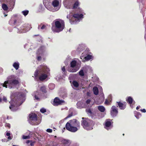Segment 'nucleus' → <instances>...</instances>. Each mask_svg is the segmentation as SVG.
Here are the masks:
<instances>
[{"instance_id": "nucleus-1", "label": "nucleus", "mask_w": 146, "mask_h": 146, "mask_svg": "<svg viewBox=\"0 0 146 146\" xmlns=\"http://www.w3.org/2000/svg\"><path fill=\"white\" fill-rule=\"evenodd\" d=\"M16 92L12 94L11 96V100L9 103L11 104L10 109L13 111H16L19 109V106L25 100L26 98L25 92Z\"/></svg>"}, {"instance_id": "nucleus-2", "label": "nucleus", "mask_w": 146, "mask_h": 146, "mask_svg": "<svg viewBox=\"0 0 146 146\" xmlns=\"http://www.w3.org/2000/svg\"><path fill=\"white\" fill-rule=\"evenodd\" d=\"M41 72L39 75V79L40 81L45 80L50 75V70L46 66L41 65L35 71L34 76L35 80L38 78V72Z\"/></svg>"}, {"instance_id": "nucleus-3", "label": "nucleus", "mask_w": 146, "mask_h": 146, "mask_svg": "<svg viewBox=\"0 0 146 146\" xmlns=\"http://www.w3.org/2000/svg\"><path fill=\"white\" fill-rule=\"evenodd\" d=\"M83 10L81 8H78L77 13L73 14L72 11H70L69 14L67 16V18L69 19L71 24H75L80 22L81 19L83 18Z\"/></svg>"}, {"instance_id": "nucleus-4", "label": "nucleus", "mask_w": 146, "mask_h": 146, "mask_svg": "<svg viewBox=\"0 0 146 146\" xmlns=\"http://www.w3.org/2000/svg\"><path fill=\"white\" fill-rule=\"evenodd\" d=\"M80 123L76 119L69 121L66 125V129L72 132H75L80 128Z\"/></svg>"}, {"instance_id": "nucleus-5", "label": "nucleus", "mask_w": 146, "mask_h": 146, "mask_svg": "<svg viewBox=\"0 0 146 146\" xmlns=\"http://www.w3.org/2000/svg\"><path fill=\"white\" fill-rule=\"evenodd\" d=\"M7 80L4 82V84H2L1 85L6 88L8 87L9 88H12L14 86L17 85L19 83L18 81L16 79V77L14 75H12L9 76L7 78Z\"/></svg>"}, {"instance_id": "nucleus-6", "label": "nucleus", "mask_w": 146, "mask_h": 146, "mask_svg": "<svg viewBox=\"0 0 146 146\" xmlns=\"http://www.w3.org/2000/svg\"><path fill=\"white\" fill-rule=\"evenodd\" d=\"M55 25H52V30L54 32L59 33L63 30L64 27V23L62 20L55 21Z\"/></svg>"}, {"instance_id": "nucleus-7", "label": "nucleus", "mask_w": 146, "mask_h": 146, "mask_svg": "<svg viewBox=\"0 0 146 146\" xmlns=\"http://www.w3.org/2000/svg\"><path fill=\"white\" fill-rule=\"evenodd\" d=\"M84 118H82L83 120L81 121V125L84 129L87 130H92L93 129V127L94 125V123L92 120L87 119H84Z\"/></svg>"}, {"instance_id": "nucleus-8", "label": "nucleus", "mask_w": 146, "mask_h": 146, "mask_svg": "<svg viewBox=\"0 0 146 146\" xmlns=\"http://www.w3.org/2000/svg\"><path fill=\"white\" fill-rule=\"evenodd\" d=\"M37 121V115L36 114L33 113L29 114V121L30 124L33 125H38L40 123V122L38 123Z\"/></svg>"}, {"instance_id": "nucleus-9", "label": "nucleus", "mask_w": 146, "mask_h": 146, "mask_svg": "<svg viewBox=\"0 0 146 146\" xmlns=\"http://www.w3.org/2000/svg\"><path fill=\"white\" fill-rule=\"evenodd\" d=\"M112 120L110 119H107L106 120L104 124V127L106 129L109 130L112 129L113 127V122Z\"/></svg>"}, {"instance_id": "nucleus-10", "label": "nucleus", "mask_w": 146, "mask_h": 146, "mask_svg": "<svg viewBox=\"0 0 146 146\" xmlns=\"http://www.w3.org/2000/svg\"><path fill=\"white\" fill-rule=\"evenodd\" d=\"M46 54V49L44 46H41L36 52L37 54H40L41 56H44Z\"/></svg>"}, {"instance_id": "nucleus-11", "label": "nucleus", "mask_w": 146, "mask_h": 146, "mask_svg": "<svg viewBox=\"0 0 146 146\" xmlns=\"http://www.w3.org/2000/svg\"><path fill=\"white\" fill-rule=\"evenodd\" d=\"M29 27V24H25L21 27L20 29H18L17 32L19 33H26L30 30Z\"/></svg>"}, {"instance_id": "nucleus-12", "label": "nucleus", "mask_w": 146, "mask_h": 146, "mask_svg": "<svg viewBox=\"0 0 146 146\" xmlns=\"http://www.w3.org/2000/svg\"><path fill=\"white\" fill-rule=\"evenodd\" d=\"M64 102V100H60L58 98L56 97L54 98L52 104L54 106H57L62 104Z\"/></svg>"}, {"instance_id": "nucleus-13", "label": "nucleus", "mask_w": 146, "mask_h": 146, "mask_svg": "<svg viewBox=\"0 0 146 146\" xmlns=\"http://www.w3.org/2000/svg\"><path fill=\"white\" fill-rule=\"evenodd\" d=\"M93 56L92 53L90 52L89 54H87V55L84 57V56H81V59L83 62L87 61L91 59H93Z\"/></svg>"}, {"instance_id": "nucleus-14", "label": "nucleus", "mask_w": 146, "mask_h": 146, "mask_svg": "<svg viewBox=\"0 0 146 146\" xmlns=\"http://www.w3.org/2000/svg\"><path fill=\"white\" fill-rule=\"evenodd\" d=\"M77 64H70V66L69 67L67 70L72 72H74L77 71L79 68L77 67Z\"/></svg>"}, {"instance_id": "nucleus-15", "label": "nucleus", "mask_w": 146, "mask_h": 146, "mask_svg": "<svg viewBox=\"0 0 146 146\" xmlns=\"http://www.w3.org/2000/svg\"><path fill=\"white\" fill-rule=\"evenodd\" d=\"M118 113L117 108L114 106H112L111 110V115L113 117H115Z\"/></svg>"}, {"instance_id": "nucleus-16", "label": "nucleus", "mask_w": 146, "mask_h": 146, "mask_svg": "<svg viewBox=\"0 0 146 146\" xmlns=\"http://www.w3.org/2000/svg\"><path fill=\"white\" fill-rule=\"evenodd\" d=\"M59 4V2L58 0H54L52 2L51 5L54 7L53 8L54 9L58 8V10L60 8V7H58Z\"/></svg>"}, {"instance_id": "nucleus-17", "label": "nucleus", "mask_w": 146, "mask_h": 146, "mask_svg": "<svg viewBox=\"0 0 146 146\" xmlns=\"http://www.w3.org/2000/svg\"><path fill=\"white\" fill-rule=\"evenodd\" d=\"M116 106L117 107L118 106L121 110H124L126 107V105L125 103H123L120 102H117Z\"/></svg>"}, {"instance_id": "nucleus-18", "label": "nucleus", "mask_w": 146, "mask_h": 146, "mask_svg": "<svg viewBox=\"0 0 146 146\" xmlns=\"http://www.w3.org/2000/svg\"><path fill=\"white\" fill-rule=\"evenodd\" d=\"M77 106L78 108L79 109H81L82 108H86L87 107V106L85 105V104L81 101H79L77 102Z\"/></svg>"}, {"instance_id": "nucleus-19", "label": "nucleus", "mask_w": 146, "mask_h": 146, "mask_svg": "<svg viewBox=\"0 0 146 146\" xmlns=\"http://www.w3.org/2000/svg\"><path fill=\"white\" fill-rule=\"evenodd\" d=\"M32 95L33 96H34L35 99L37 100L38 101L40 100V98L39 97L41 96V94L38 91H37L34 92Z\"/></svg>"}, {"instance_id": "nucleus-20", "label": "nucleus", "mask_w": 146, "mask_h": 146, "mask_svg": "<svg viewBox=\"0 0 146 146\" xmlns=\"http://www.w3.org/2000/svg\"><path fill=\"white\" fill-rule=\"evenodd\" d=\"M112 100V95L110 94L109 95L108 99L106 100L104 104L106 105H110L111 103Z\"/></svg>"}, {"instance_id": "nucleus-21", "label": "nucleus", "mask_w": 146, "mask_h": 146, "mask_svg": "<svg viewBox=\"0 0 146 146\" xmlns=\"http://www.w3.org/2000/svg\"><path fill=\"white\" fill-rule=\"evenodd\" d=\"M86 46V45L84 44H80L78 46L77 50L80 52L84 49Z\"/></svg>"}, {"instance_id": "nucleus-22", "label": "nucleus", "mask_w": 146, "mask_h": 146, "mask_svg": "<svg viewBox=\"0 0 146 146\" xmlns=\"http://www.w3.org/2000/svg\"><path fill=\"white\" fill-rule=\"evenodd\" d=\"M79 5V3L78 0H75V1L73 5H72V7L71 9H77H77L80 8H78V6Z\"/></svg>"}, {"instance_id": "nucleus-23", "label": "nucleus", "mask_w": 146, "mask_h": 146, "mask_svg": "<svg viewBox=\"0 0 146 146\" xmlns=\"http://www.w3.org/2000/svg\"><path fill=\"white\" fill-rule=\"evenodd\" d=\"M9 7L11 10H12L14 8L15 3V0H9Z\"/></svg>"}, {"instance_id": "nucleus-24", "label": "nucleus", "mask_w": 146, "mask_h": 146, "mask_svg": "<svg viewBox=\"0 0 146 146\" xmlns=\"http://www.w3.org/2000/svg\"><path fill=\"white\" fill-rule=\"evenodd\" d=\"M74 111V109L72 108H70L69 111V114L65 118V119H66L67 118L72 117L73 115V112Z\"/></svg>"}, {"instance_id": "nucleus-25", "label": "nucleus", "mask_w": 146, "mask_h": 146, "mask_svg": "<svg viewBox=\"0 0 146 146\" xmlns=\"http://www.w3.org/2000/svg\"><path fill=\"white\" fill-rule=\"evenodd\" d=\"M80 61L78 59L74 58L70 62V64H80Z\"/></svg>"}, {"instance_id": "nucleus-26", "label": "nucleus", "mask_w": 146, "mask_h": 146, "mask_svg": "<svg viewBox=\"0 0 146 146\" xmlns=\"http://www.w3.org/2000/svg\"><path fill=\"white\" fill-rule=\"evenodd\" d=\"M126 101L127 102L130 104V106L132 108L133 106L132 105H131V104H132L133 102V99L130 96L128 97Z\"/></svg>"}, {"instance_id": "nucleus-27", "label": "nucleus", "mask_w": 146, "mask_h": 146, "mask_svg": "<svg viewBox=\"0 0 146 146\" xmlns=\"http://www.w3.org/2000/svg\"><path fill=\"white\" fill-rule=\"evenodd\" d=\"M90 50L88 49H87L82 54L81 56H84V57L86 56L87 54H89Z\"/></svg>"}, {"instance_id": "nucleus-28", "label": "nucleus", "mask_w": 146, "mask_h": 146, "mask_svg": "<svg viewBox=\"0 0 146 146\" xmlns=\"http://www.w3.org/2000/svg\"><path fill=\"white\" fill-rule=\"evenodd\" d=\"M72 85L73 88H74V87L77 88L79 86V84L77 81H73L72 84Z\"/></svg>"}, {"instance_id": "nucleus-29", "label": "nucleus", "mask_w": 146, "mask_h": 146, "mask_svg": "<svg viewBox=\"0 0 146 146\" xmlns=\"http://www.w3.org/2000/svg\"><path fill=\"white\" fill-rule=\"evenodd\" d=\"M93 90L94 93L96 95H97L98 93V88L97 87L95 86L93 88Z\"/></svg>"}, {"instance_id": "nucleus-30", "label": "nucleus", "mask_w": 146, "mask_h": 146, "mask_svg": "<svg viewBox=\"0 0 146 146\" xmlns=\"http://www.w3.org/2000/svg\"><path fill=\"white\" fill-rule=\"evenodd\" d=\"M98 110L101 112H104L105 110V108L103 106H98Z\"/></svg>"}, {"instance_id": "nucleus-31", "label": "nucleus", "mask_w": 146, "mask_h": 146, "mask_svg": "<svg viewBox=\"0 0 146 146\" xmlns=\"http://www.w3.org/2000/svg\"><path fill=\"white\" fill-rule=\"evenodd\" d=\"M134 114L135 117L137 119H139L141 116V114L137 112H134Z\"/></svg>"}, {"instance_id": "nucleus-32", "label": "nucleus", "mask_w": 146, "mask_h": 146, "mask_svg": "<svg viewBox=\"0 0 146 146\" xmlns=\"http://www.w3.org/2000/svg\"><path fill=\"white\" fill-rule=\"evenodd\" d=\"M71 58L70 57L68 56L67 58H66V60L64 62V63L65 64H68V63H70L71 62L70 60Z\"/></svg>"}, {"instance_id": "nucleus-33", "label": "nucleus", "mask_w": 146, "mask_h": 146, "mask_svg": "<svg viewBox=\"0 0 146 146\" xmlns=\"http://www.w3.org/2000/svg\"><path fill=\"white\" fill-rule=\"evenodd\" d=\"M44 56H41L40 54H36V59L38 61H40L41 60L42 58H43Z\"/></svg>"}, {"instance_id": "nucleus-34", "label": "nucleus", "mask_w": 146, "mask_h": 146, "mask_svg": "<svg viewBox=\"0 0 146 146\" xmlns=\"http://www.w3.org/2000/svg\"><path fill=\"white\" fill-rule=\"evenodd\" d=\"M40 91L42 92L43 93H45L46 92V91L45 86H42L40 88Z\"/></svg>"}, {"instance_id": "nucleus-35", "label": "nucleus", "mask_w": 146, "mask_h": 146, "mask_svg": "<svg viewBox=\"0 0 146 146\" xmlns=\"http://www.w3.org/2000/svg\"><path fill=\"white\" fill-rule=\"evenodd\" d=\"M55 86L54 84L52 83L48 85L49 88L51 90L54 89L55 88Z\"/></svg>"}, {"instance_id": "nucleus-36", "label": "nucleus", "mask_w": 146, "mask_h": 146, "mask_svg": "<svg viewBox=\"0 0 146 146\" xmlns=\"http://www.w3.org/2000/svg\"><path fill=\"white\" fill-rule=\"evenodd\" d=\"M29 12V11L27 10H25L24 11H22V13L25 16H26L27 15Z\"/></svg>"}, {"instance_id": "nucleus-37", "label": "nucleus", "mask_w": 146, "mask_h": 146, "mask_svg": "<svg viewBox=\"0 0 146 146\" xmlns=\"http://www.w3.org/2000/svg\"><path fill=\"white\" fill-rule=\"evenodd\" d=\"M2 8L5 11L7 10L8 9V7L7 5L5 4H3L2 5Z\"/></svg>"}, {"instance_id": "nucleus-38", "label": "nucleus", "mask_w": 146, "mask_h": 146, "mask_svg": "<svg viewBox=\"0 0 146 146\" xmlns=\"http://www.w3.org/2000/svg\"><path fill=\"white\" fill-rule=\"evenodd\" d=\"M39 11L40 12H42L44 10V8L43 7L42 5L40 4L39 6Z\"/></svg>"}, {"instance_id": "nucleus-39", "label": "nucleus", "mask_w": 146, "mask_h": 146, "mask_svg": "<svg viewBox=\"0 0 146 146\" xmlns=\"http://www.w3.org/2000/svg\"><path fill=\"white\" fill-rule=\"evenodd\" d=\"M79 73V74L81 76H83L84 75V72L82 70H80Z\"/></svg>"}, {"instance_id": "nucleus-40", "label": "nucleus", "mask_w": 146, "mask_h": 146, "mask_svg": "<svg viewBox=\"0 0 146 146\" xmlns=\"http://www.w3.org/2000/svg\"><path fill=\"white\" fill-rule=\"evenodd\" d=\"M90 102L91 100L90 99H88L86 101V103L87 104V105H86V106H87V107L89 106V104L90 103Z\"/></svg>"}, {"instance_id": "nucleus-41", "label": "nucleus", "mask_w": 146, "mask_h": 146, "mask_svg": "<svg viewBox=\"0 0 146 146\" xmlns=\"http://www.w3.org/2000/svg\"><path fill=\"white\" fill-rule=\"evenodd\" d=\"M13 66L16 70H17L19 67V64H13Z\"/></svg>"}, {"instance_id": "nucleus-42", "label": "nucleus", "mask_w": 146, "mask_h": 146, "mask_svg": "<svg viewBox=\"0 0 146 146\" xmlns=\"http://www.w3.org/2000/svg\"><path fill=\"white\" fill-rule=\"evenodd\" d=\"M30 138V136L29 135L25 136L23 135V136L22 138L23 139H29Z\"/></svg>"}, {"instance_id": "nucleus-43", "label": "nucleus", "mask_w": 146, "mask_h": 146, "mask_svg": "<svg viewBox=\"0 0 146 146\" xmlns=\"http://www.w3.org/2000/svg\"><path fill=\"white\" fill-rule=\"evenodd\" d=\"M46 26L44 25H42L41 26V27L40 29L42 30H43L44 29H46Z\"/></svg>"}, {"instance_id": "nucleus-44", "label": "nucleus", "mask_w": 146, "mask_h": 146, "mask_svg": "<svg viewBox=\"0 0 146 146\" xmlns=\"http://www.w3.org/2000/svg\"><path fill=\"white\" fill-rule=\"evenodd\" d=\"M42 37H41V36H38V37H37V40L38 41H41V42H42Z\"/></svg>"}, {"instance_id": "nucleus-45", "label": "nucleus", "mask_w": 146, "mask_h": 146, "mask_svg": "<svg viewBox=\"0 0 146 146\" xmlns=\"http://www.w3.org/2000/svg\"><path fill=\"white\" fill-rule=\"evenodd\" d=\"M40 111L42 113H44L46 111V110L44 108H42L40 109Z\"/></svg>"}, {"instance_id": "nucleus-46", "label": "nucleus", "mask_w": 146, "mask_h": 146, "mask_svg": "<svg viewBox=\"0 0 146 146\" xmlns=\"http://www.w3.org/2000/svg\"><path fill=\"white\" fill-rule=\"evenodd\" d=\"M86 111L88 113H89L90 114L92 113L90 109H86Z\"/></svg>"}, {"instance_id": "nucleus-47", "label": "nucleus", "mask_w": 146, "mask_h": 146, "mask_svg": "<svg viewBox=\"0 0 146 146\" xmlns=\"http://www.w3.org/2000/svg\"><path fill=\"white\" fill-rule=\"evenodd\" d=\"M46 131L48 133H51L52 132V130L50 129H48L46 130Z\"/></svg>"}, {"instance_id": "nucleus-48", "label": "nucleus", "mask_w": 146, "mask_h": 146, "mask_svg": "<svg viewBox=\"0 0 146 146\" xmlns=\"http://www.w3.org/2000/svg\"><path fill=\"white\" fill-rule=\"evenodd\" d=\"M3 100L5 102H7V98L5 97V96H3Z\"/></svg>"}, {"instance_id": "nucleus-49", "label": "nucleus", "mask_w": 146, "mask_h": 146, "mask_svg": "<svg viewBox=\"0 0 146 146\" xmlns=\"http://www.w3.org/2000/svg\"><path fill=\"white\" fill-rule=\"evenodd\" d=\"M5 126L6 127H7L8 128H10V125L8 123H6L5 124Z\"/></svg>"}, {"instance_id": "nucleus-50", "label": "nucleus", "mask_w": 146, "mask_h": 146, "mask_svg": "<svg viewBox=\"0 0 146 146\" xmlns=\"http://www.w3.org/2000/svg\"><path fill=\"white\" fill-rule=\"evenodd\" d=\"M69 140H63V142L65 143H67L69 142Z\"/></svg>"}, {"instance_id": "nucleus-51", "label": "nucleus", "mask_w": 146, "mask_h": 146, "mask_svg": "<svg viewBox=\"0 0 146 146\" xmlns=\"http://www.w3.org/2000/svg\"><path fill=\"white\" fill-rule=\"evenodd\" d=\"M140 111L143 113H145L146 112V110L145 109H141Z\"/></svg>"}, {"instance_id": "nucleus-52", "label": "nucleus", "mask_w": 146, "mask_h": 146, "mask_svg": "<svg viewBox=\"0 0 146 146\" xmlns=\"http://www.w3.org/2000/svg\"><path fill=\"white\" fill-rule=\"evenodd\" d=\"M62 70L63 72H65L66 70L64 66H63L62 68Z\"/></svg>"}, {"instance_id": "nucleus-53", "label": "nucleus", "mask_w": 146, "mask_h": 146, "mask_svg": "<svg viewBox=\"0 0 146 146\" xmlns=\"http://www.w3.org/2000/svg\"><path fill=\"white\" fill-rule=\"evenodd\" d=\"M42 25V24H41L40 25H39L38 26V30H41L40 29V28H41V27Z\"/></svg>"}, {"instance_id": "nucleus-54", "label": "nucleus", "mask_w": 146, "mask_h": 146, "mask_svg": "<svg viewBox=\"0 0 146 146\" xmlns=\"http://www.w3.org/2000/svg\"><path fill=\"white\" fill-rule=\"evenodd\" d=\"M35 143V142H32V141H31V143H30V145L31 146L34 145Z\"/></svg>"}, {"instance_id": "nucleus-55", "label": "nucleus", "mask_w": 146, "mask_h": 146, "mask_svg": "<svg viewBox=\"0 0 146 146\" xmlns=\"http://www.w3.org/2000/svg\"><path fill=\"white\" fill-rule=\"evenodd\" d=\"M3 72V69L2 68L0 67V74L2 73Z\"/></svg>"}, {"instance_id": "nucleus-56", "label": "nucleus", "mask_w": 146, "mask_h": 146, "mask_svg": "<svg viewBox=\"0 0 146 146\" xmlns=\"http://www.w3.org/2000/svg\"><path fill=\"white\" fill-rule=\"evenodd\" d=\"M10 135V134L9 132H7L6 133V135L7 136Z\"/></svg>"}, {"instance_id": "nucleus-57", "label": "nucleus", "mask_w": 146, "mask_h": 146, "mask_svg": "<svg viewBox=\"0 0 146 146\" xmlns=\"http://www.w3.org/2000/svg\"><path fill=\"white\" fill-rule=\"evenodd\" d=\"M7 138L9 140H11V137L10 135L8 136Z\"/></svg>"}, {"instance_id": "nucleus-58", "label": "nucleus", "mask_w": 146, "mask_h": 146, "mask_svg": "<svg viewBox=\"0 0 146 146\" xmlns=\"http://www.w3.org/2000/svg\"><path fill=\"white\" fill-rule=\"evenodd\" d=\"M31 141L30 140H27V142H26V143H27V144H28L30 142H31Z\"/></svg>"}, {"instance_id": "nucleus-59", "label": "nucleus", "mask_w": 146, "mask_h": 146, "mask_svg": "<svg viewBox=\"0 0 146 146\" xmlns=\"http://www.w3.org/2000/svg\"><path fill=\"white\" fill-rule=\"evenodd\" d=\"M140 107V106H137L136 108V110H138Z\"/></svg>"}, {"instance_id": "nucleus-60", "label": "nucleus", "mask_w": 146, "mask_h": 146, "mask_svg": "<svg viewBox=\"0 0 146 146\" xmlns=\"http://www.w3.org/2000/svg\"><path fill=\"white\" fill-rule=\"evenodd\" d=\"M67 96V94L66 93H65L64 95V96H62L63 97H66V96Z\"/></svg>"}, {"instance_id": "nucleus-61", "label": "nucleus", "mask_w": 146, "mask_h": 146, "mask_svg": "<svg viewBox=\"0 0 146 146\" xmlns=\"http://www.w3.org/2000/svg\"><path fill=\"white\" fill-rule=\"evenodd\" d=\"M13 64H19V63L18 62H14Z\"/></svg>"}, {"instance_id": "nucleus-62", "label": "nucleus", "mask_w": 146, "mask_h": 146, "mask_svg": "<svg viewBox=\"0 0 146 146\" xmlns=\"http://www.w3.org/2000/svg\"><path fill=\"white\" fill-rule=\"evenodd\" d=\"M16 22H17V21L16 20H14V23H13L14 24H15L16 23Z\"/></svg>"}, {"instance_id": "nucleus-63", "label": "nucleus", "mask_w": 146, "mask_h": 146, "mask_svg": "<svg viewBox=\"0 0 146 146\" xmlns=\"http://www.w3.org/2000/svg\"><path fill=\"white\" fill-rule=\"evenodd\" d=\"M27 44H26L24 45V47L25 48H26V46L27 45Z\"/></svg>"}, {"instance_id": "nucleus-64", "label": "nucleus", "mask_w": 146, "mask_h": 146, "mask_svg": "<svg viewBox=\"0 0 146 146\" xmlns=\"http://www.w3.org/2000/svg\"><path fill=\"white\" fill-rule=\"evenodd\" d=\"M145 39L146 40V34H145L144 36Z\"/></svg>"}]
</instances>
